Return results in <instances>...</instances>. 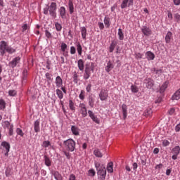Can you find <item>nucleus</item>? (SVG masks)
<instances>
[{
	"label": "nucleus",
	"instance_id": "nucleus-1",
	"mask_svg": "<svg viewBox=\"0 0 180 180\" xmlns=\"http://www.w3.org/2000/svg\"><path fill=\"white\" fill-rule=\"evenodd\" d=\"M44 14L49 15L53 19L57 18V3L51 2L50 5H47L44 8Z\"/></svg>",
	"mask_w": 180,
	"mask_h": 180
},
{
	"label": "nucleus",
	"instance_id": "nucleus-2",
	"mask_svg": "<svg viewBox=\"0 0 180 180\" xmlns=\"http://www.w3.org/2000/svg\"><path fill=\"white\" fill-rule=\"evenodd\" d=\"M95 168L97 171L98 179L99 180L106 179V167L99 162H95Z\"/></svg>",
	"mask_w": 180,
	"mask_h": 180
},
{
	"label": "nucleus",
	"instance_id": "nucleus-3",
	"mask_svg": "<svg viewBox=\"0 0 180 180\" xmlns=\"http://www.w3.org/2000/svg\"><path fill=\"white\" fill-rule=\"evenodd\" d=\"M63 146L66 151L74 153L77 143L72 139H69L63 141Z\"/></svg>",
	"mask_w": 180,
	"mask_h": 180
},
{
	"label": "nucleus",
	"instance_id": "nucleus-4",
	"mask_svg": "<svg viewBox=\"0 0 180 180\" xmlns=\"http://www.w3.org/2000/svg\"><path fill=\"white\" fill-rule=\"evenodd\" d=\"M0 147H3L2 150L4 153V155L8 157V155H9V151H11V144L9 142L5 141L1 142Z\"/></svg>",
	"mask_w": 180,
	"mask_h": 180
},
{
	"label": "nucleus",
	"instance_id": "nucleus-5",
	"mask_svg": "<svg viewBox=\"0 0 180 180\" xmlns=\"http://www.w3.org/2000/svg\"><path fill=\"white\" fill-rule=\"evenodd\" d=\"M79 111L82 117H86L88 116V110H86V105L85 103H80L79 104Z\"/></svg>",
	"mask_w": 180,
	"mask_h": 180
},
{
	"label": "nucleus",
	"instance_id": "nucleus-6",
	"mask_svg": "<svg viewBox=\"0 0 180 180\" xmlns=\"http://www.w3.org/2000/svg\"><path fill=\"white\" fill-rule=\"evenodd\" d=\"M100 101H108V98H109V93L108 89H102L98 94Z\"/></svg>",
	"mask_w": 180,
	"mask_h": 180
},
{
	"label": "nucleus",
	"instance_id": "nucleus-7",
	"mask_svg": "<svg viewBox=\"0 0 180 180\" xmlns=\"http://www.w3.org/2000/svg\"><path fill=\"white\" fill-rule=\"evenodd\" d=\"M8 47V44L5 41H1L0 42V55L1 57L5 56V53H6V49Z\"/></svg>",
	"mask_w": 180,
	"mask_h": 180
},
{
	"label": "nucleus",
	"instance_id": "nucleus-8",
	"mask_svg": "<svg viewBox=\"0 0 180 180\" xmlns=\"http://www.w3.org/2000/svg\"><path fill=\"white\" fill-rule=\"evenodd\" d=\"M143 84L146 85V87L148 88V89H151V88L154 86V80L150 77H146L143 80Z\"/></svg>",
	"mask_w": 180,
	"mask_h": 180
},
{
	"label": "nucleus",
	"instance_id": "nucleus-9",
	"mask_svg": "<svg viewBox=\"0 0 180 180\" xmlns=\"http://www.w3.org/2000/svg\"><path fill=\"white\" fill-rule=\"evenodd\" d=\"M134 1L133 0H123L121 4V9H124L130 6H133Z\"/></svg>",
	"mask_w": 180,
	"mask_h": 180
},
{
	"label": "nucleus",
	"instance_id": "nucleus-10",
	"mask_svg": "<svg viewBox=\"0 0 180 180\" xmlns=\"http://www.w3.org/2000/svg\"><path fill=\"white\" fill-rule=\"evenodd\" d=\"M172 153L173 155L172 156V160H176L178 158V155H179L180 153V147L179 146H176L172 148Z\"/></svg>",
	"mask_w": 180,
	"mask_h": 180
},
{
	"label": "nucleus",
	"instance_id": "nucleus-11",
	"mask_svg": "<svg viewBox=\"0 0 180 180\" xmlns=\"http://www.w3.org/2000/svg\"><path fill=\"white\" fill-rule=\"evenodd\" d=\"M19 63H20V57L17 56L9 62V65L11 68H15V67H16Z\"/></svg>",
	"mask_w": 180,
	"mask_h": 180
},
{
	"label": "nucleus",
	"instance_id": "nucleus-12",
	"mask_svg": "<svg viewBox=\"0 0 180 180\" xmlns=\"http://www.w3.org/2000/svg\"><path fill=\"white\" fill-rule=\"evenodd\" d=\"M141 32L144 36H151V34H153V31H151V29L147 26L142 27Z\"/></svg>",
	"mask_w": 180,
	"mask_h": 180
},
{
	"label": "nucleus",
	"instance_id": "nucleus-13",
	"mask_svg": "<svg viewBox=\"0 0 180 180\" xmlns=\"http://www.w3.org/2000/svg\"><path fill=\"white\" fill-rule=\"evenodd\" d=\"M146 58L148 61H153L155 58V55L151 51H148L145 53Z\"/></svg>",
	"mask_w": 180,
	"mask_h": 180
},
{
	"label": "nucleus",
	"instance_id": "nucleus-14",
	"mask_svg": "<svg viewBox=\"0 0 180 180\" xmlns=\"http://www.w3.org/2000/svg\"><path fill=\"white\" fill-rule=\"evenodd\" d=\"M113 68H115V65L113 64V63H112L111 60H109L107 63L106 66L105 67V71H106V72H109L110 71H112Z\"/></svg>",
	"mask_w": 180,
	"mask_h": 180
},
{
	"label": "nucleus",
	"instance_id": "nucleus-15",
	"mask_svg": "<svg viewBox=\"0 0 180 180\" xmlns=\"http://www.w3.org/2000/svg\"><path fill=\"white\" fill-rule=\"evenodd\" d=\"M59 13L62 19H65L67 18V11L65 10V7L61 6L59 8Z\"/></svg>",
	"mask_w": 180,
	"mask_h": 180
},
{
	"label": "nucleus",
	"instance_id": "nucleus-16",
	"mask_svg": "<svg viewBox=\"0 0 180 180\" xmlns=\"http://www.w3.org/2000/svg\"><path fill=\"white\" fill-rule=\"evenodd\" d=\"M56 88H61L63 86V79L60 76H57L55 79Z\"/></svg>",
	"mask_w": 180,
	"mask_h": 180
},
{
	"label": "nucleus",
	"instance_id": "nucleus-17",
	"mask_svg": "<svg viewBox=\"0 0 180 180\" xmlns=\"http://www.w3.org/2000/svg\"><path fill=\"white\" fill-rule=\"evenodd\" d=\"M71 131L74 136H79L80 129L78 128V127L72 125L71 127Z\"/></svg>",
	"mask_w": 180,
	"mask_h": 180
},
{
	"label": "nucleus",
	"instance_id": "nucleus-18",
	"mask_svg": "<svg viewBox=\"0 0 180 180\" xmlns=\"http://www.w3.org/2000/svg\"><path fill=\"white\" fill-rule=\"evenodd\" d=\"M34 130L35 133H39L40 132V120H37L34 122Z\"/></svg>",
	"mask_w": 180,
	"mask_h": 180
},
{
	"label": "nucleus",
	"instance_id": "nucleus-19",
	"mask_svg": "<svg viewBox=\"0 0 180 180\" xmlns=\"http://www.w3.org/2000/svg\"><path fill=\"white\" fill-rule=\"evenodd\" d=\"M80 32L83 40H86V34H88V33L86 32V28L85 27H81Z\"/></svg>",
	"mask_w": 180,
	"mask_h": 180
},
{
	"label": "nucleus",
	"instance_id": "nucleus-20",
	"mask_svg": "<svg viewBox=\"0 0 180 180\" xmlns=\"http://www.w3.org/2000/svg\"><path fill=\"white\" fill-rule=\"evenodd\" d=\"M180 99V89H179L172 96V101H179Z\"/></svg>",
	"mask_w": 180,
	"mask_h": 180
},
{
	"label": "nucleus",
	"instance_id": "nucleus-21",
	"mask_svg": "<svg viewBox=\"0 0 180 180\" xmlns=\"http://www.w3.org/2000/svg\"><path fill=\"white\" fill-rule=\"evenodd\" d=\"M169 84V82L166 81L162 84V86H160V94H164V92H165V89H167V88H168Z\"/></svg>",
	"mask_w": 180,
	"mask_h": 180
},
{
	"label": "nucleus",
	"instance_id": "nucleus-22",
	"mask_svg": "<svg viewBox=\"0 0 180 180\" xmlns=\"http://www.w3.org/2000/svg\"><path fill=\"white\" fill-rule=\"evenodd\" d=\"M171 40H172V32L168 31L165 36V42L169 44L171 43Z\"/></svg>",
	"mask_w": 180,
	"mask_h": 180
},
{
	"label": "nucleus",
	"instance_id": "nucleus-23",
	"mask_svg": "<svg viewBox=\"0 0 180 180\" xmlns=\"http://www.w3.org/2000/svg\"><path fill=\"white\" fill-rule=\"evenodd\" d=\"M52 175L54 176L56 180H63V176H61L60 172L57 171L52 172Z\"/></svg>",
	"mask_w": 180,
	"mask_h": 180
},
{
	"label": "nucleus",
	"instance_id": "nucleus-24",
	"mask_svg": "<svg viewBox=\"0 0 180 180\" xmlns=\"http://www.w3.org/2000/svg\"><path fill=\"white\" fill-rule=\"evenodd\" d=\"M122 115L124 119H126L127 117V105L126 104L122 105Z\"/></svg>",
	"mask_w": 180,
	"mask_h": 180
},
{
	"label": "nucleus",
	"instance_id": "nucleus-25",
	"mask_svg": "<svg viewBox=\"0 0 180 180\" xmlns=\"http://www.w3.org/2000/svg\"><path fill=\"white\" fill-rule=\"evenodd\" d=\"M77 67L79 71H84V60L82 59H79L77 61Z\"/></svg>",
	"mask_w": 180,
	"mask_h": 180
},
{
	"label": "nucleus",
	"instance_id": "nucleus-26",
	"mask_svg": "<svg viewBox=\"0 0 180 180\" xmlns=\"http://www.w3.org/2000/svg\"><path fill=\"white\" fill-rule=\"evenodd\" d=\"M117 44V42H116V41H112L110 46H109L110 53H113V51L116 48Z\"/></svg>",
	"mask_w": 180,
	"mask_h": 180
},
{
	"label": "nucleus",
	"instance_id": "nucleus-27",
	"mask_svg": "<svg viewBox=\"0 0 180 180\" xmlns=\"http://www.w3.org/2000/svg\"><path fill=\"white\" fill-rule=\"evenodd\" d=\"M94 154L97 158H102L103 157V154H102V152L99 149H95L94 150Z\"/></svg>",
	"mask_w": 180,
	"mask_h": 180
},
{
	"label": "nucleus",
	"instance_id": "nucleus-28",
	"mask_svg": "<svg viewBox=\"0 0 180 180\" xmlns=\"http://www.w3.org/2000/svg\"><path fill=\"white\" fill-rule=\"evenodd\" d=\"M107 171L109 174L113 172V162H110L107 165Z\"/></svg>",
	"mask_w": 180,
	"mask_h": 180
},
{
	"label": "nucleus",
	"instance_id": "nucleus-29",
	"mask_svg": "<svg viewBox=\"0 0 180 180\" xmlns=\"http://www.w3.org/2000/svg\"><path fill=\"white\" fill-rule=\"evenodd\" d=\"M6 52L8 53V54H13V53H16V49L7 45Z\"/></svg>",
	"mask_w": 180,
	"mask_h": 180
},
{
	"label": "nucleus",
	"instance_id": "nucleus-30",
	"mask_svg": "<svg viewBox=\"0 0 180 180\" xmlns=\"http://www.w3.org/2000/svg\"><path fill=\"white\" fill-rule=\"evenodd\" d=\"M68 6H69V12L70 15H72L74 13V3H72V1L70 0L68 2Z\"/></svg>",
	"mask_w": 180,
	"mask_h": 180
},
{
	"label": "nucleus",
	"instance_id": "nucleus-31",
	"mask_svg": "<svg viewBox=\"0 0 180 180\" xmlns=\"http://www.w3.org/2000/svg\"><path fill=\"white\" fill-rule=\"evenodd\" d=\"M117 35H118L119 40H124V34L123 33V30H122L121 28H119Z\"/></svg>",
	"mask_w": 180,
	"mask_h": 180
},
{
	"label": "nucleus",
	"instance_id": "nucleus-32",
	"mask_svg": "<svg viewBox=\"0 0 180 180\" xmlns=\"http://www.w3.org/2000/svg\"><path fill=\"white\" fill-rule=\"evenodd\" d=\"M76 47L78 56H82V46H81L79 42L76 44Z\"/></svg>",
	"mask_w": 180,
	"mask_h": 180
},
{
	"label": "nucleus",
	"instance_id": "nucleus-33",
	"mask_svg": "<svg viewBox=\"0 0 180 180\" xmlns=\"http://www.w3.org/2000/svg\"><path fill=\"white\" fill-rule=\"evenodd\" d=\"M44 158L45 165H46V167H51V160H50V158L47 157V155H44Z\"/></svg>",
	"mask_w": 180,
	"mask_h": 180
},
{
	"label": "nucleus",
	"instance_id": "nucleus-34",
	"mask_svg": "<svg viewBox=\"0 0 180 180\" xmlns=\"http://www.w3.org/2000/svg\"><path fill=\"white\" fill-rule=\"evenodd\" d=\"M143 115L146 117L151 116L153 115V110L150 108H146L143 112Z\"/></svg>",
	"mask_w": 180,
	"mask_h": 180
},
{
	"label": "nucleus",
	"instance_id": "nucleus-35",
	"mask_svg": "<svg viewBox=\"0 0 180 180\" xmlns=\"http://www.w3.org/2000/svg\"><path fill=\"white\" fill-rule=\"evenodd\" d=\"M6 108V103L4 99H0V110H5Z\"/></svg>",
	"mask_w": 180,
	"mask_h": 180
},
{
	"label": "nucleus",
	"instance_id": "nucleus-36",
	"mask_svg": "<svg viewBox=\"0 0 180 180\" xmlns=\"http://www.w3.org/2000/svg\"><path fill=\"white\" fill-rule=\"evenodd\" d=\"M104 25L105 27H109L110 26V18L105 17L103 20Z\"/></svg>",
	"mask_w": 180,
	"mask_h": 180
},
{
	"label": "nucleus",
	"instance_id": "nucleus-37",
	"mask_svg": "<svg viewBox=\"0 0 180 180\" xmlns=\"http://www.w3.org/2000/svg\"><path fill=\"white\" fill-rule=\"evenodd\" d=\"M69 108L72 112H75V104L72 102V100H69Z\"/></svg>",
	"mask_w": 180,
	"mask_h": 180
},
{
	"label": "nucleus",
	"instance_id": "nucleus-38",
	"mask_svg": "<svg viewBox=\"0 0 180 180\" xmlns=\"http://www.w3.org/2000/svg\"><path fill=\"white\" fill-rule=\"evenodd\" d=\"M56 95L59 99H63V98H64V94H63V91L59 89H56Z\"/></svg>",
	"mask_w": 180,
	"mask_h": 180
},
{
	"label": "nucleus",
	"instance_id": "nucleus-39",
	"mask_svg": "<svg viewBox=\"0 0 180 180\" xmlns=\"http://www.w3.org/2000/svg\"><path fill=\"white\" fill-rule=\"evenodd\" d=\"M55 27L57 32H61L63 30V25L59 22H55Z\"/></svg>",
	"mask_w": 180,
	"mask_h": 180
},
{
	"label": "nucleus",
	"instance_id": "nucleus-40",
	"mask_svg": "<svg viewBox=\"0 0 180 180\" xmlns=\"http://www.w3.org/2000/svg\"><path fill=\"white\" fill-rule=\"evenodd\" d=\"M67 47H68V46H67V44L62 42L60 45V51L63 53H65V51L67 50Z\"/></svg>",
	"mask_w": 180,
	"mask_h": 180
},
{
	"label": "nucleus",
	"instance_id": "nucleus-41",
	"mask_svg": "<svg viewBox=\"0 0 180 180\" xmlns=\"http://www.w3.org/2000/svg\"><path fill=\"white\" fill-rule=\"evenodd\" d=\"M131 91L133 94H137V92H139V87H137V86L136 85H131Z\"/></svg>",
	"mask_w": 180,
	"mask_h": 180
},
{
	"label": "nucleus",
	"instance_id": "nucleus-42",
	"mask_svg": "<svg viewBox=\"0 0 180 180\" xmlns=\"http://www.w3.org/2000/svg\"><path fill=\"white\" fill-rule=\"evenodd\" d=\"M12 124L8 121H4L2 123L4 129H8Z\"/></svg>",
	"mask_w": 180,
	"mask_h": 180
},
{
	"label": "nucleus",
	"instance_id": "nucleus-43",
	"mask_svg": "<svg viewBox=\"0 0 180 180\" xmlns=\"http://www.w3.org/2000/svg\"><path fill=\"white\" fill-rule=\"evenodd\" d=\"M12 170L9 168L6 169L5 171V175L7 176V178H9V176H12Z\"/></svg>",
	"mask_w": 180,
	"mask_h": 180
},
{
	"label": "nucleus",
	"instance_id": "nucleus-44",
	"mask_svg": "<svg viewBox=\"0 0 180 180\" xmlns=\"http://www.w3.org/2000/svg\"><path fill=\"white\" fill-rule=\"evenodd\" d=\"M89 77H91V72L84 70V73L83 76L84 79H89Z\"/></svg>",
	"mask_w": 180,
	"mask_h": 180
},
{
	"label": "nucleus",
	"instance_id": "nucleus-45",
	"mask_svg": "<svg viewBox=\"0 0 180 180\" xmlns=\"http://www.w3.org/2000/svg\"><path fill=\"white\" fill-rule=\"evenodd\" d=\"M96 174V172H95V169H91L88 171V175L89 176H95Z\"/></svg>",
	"mask_w": 180,
	"mask_h": 180
},
{
	"label": "nucleus",
	"instance_id": "nucleus-46",
	"mask_svg": "<svg viewBox=\"0 0 180 180\" xmlns=\"http://www.w3.org/2000/svg\"><path fill=\"white\" fill-rule=\"evenodd\" d=\"M73 82L75 84H78V75L77 74V72H73Z\"/></svg>",
	"mask_w": 180,
	"mask_h": 180
},
{
	"label": "nucleus",
	"instance_id": "nucleus-47",
	"mask_svg": "<svg viewBox=\"0 0 180 180\" xmlns=\"http://www.w3.org/2000/svg\"><path fill=\"white\" fill-rule=\"evenodd\" d=\"M79 98L81 101H84V99H85V91L81 90Z\"/></svg>",
	"mask_w": 180,
	"mask_h": 180
},
{
	"label": "nucleus",
	"instance_id": "nucleus-48",
	"mask_svg": "<svg viewBox=\"0 0 180 180\" xmlns=\"http://www.w3.org/2000/svg\"><path fill=\"white\" fill-rule=\"evenodd\" d=\"M91 120H93V122H94V123H96L97 124H99L101 123V121L98 120L96 115L91 117Z\"/></svg>",
	"mask_w": 180,
	"mask_h": 180
},
{
	"label": "nucleus",
	"instance_id": "nucleus-49",
	"mask_svg": "<svg viewBox=\"0 0 180 180\" xmlns=\"http://www.w3.org/2000/svg\"><path fill=\"white\" fill-rule=\"evenodd\" d=\"M16 133L18 136H20V137H23V136H25L23 131H22V129H20V128L16 129Z\"/></svg>",
	"mask_w": 180,
	"mask_h": 180
},
{
	"label": "nucleus",
	"instance_id": "nucleus-50",
	"mask_svg": "<svg viewBox=\"0 0 180 180\" xmlns=\"http://www.w3.org/2000/svg\"><path fill=\"white\" fill-rule=\"evenodd\" d=\"M27 78V70L25 69L22 72V81H25V79Z\"/></svg>",
	"mask_w": 180,
	"mask_h": 180
},
{
	"label": "nucleus",
	"instance_id": "nucleus-51",
	"mask_svg": "<svg viewBox=\"0 0 180 180\" xmlns=\"http://www.w3.org/2000/svg\"><path fill=\"white\" fill-rule=\"evenodd\" d=\"M42 146L44 148H47V147H50V146H51V143H50V141H45L43 142Z\"/></svg>",
	"mask_w": 180,
	"mask_h": 180
},
{
	"label": "nucleus",
	"instance_id": "nucleus-52",
	"mask_svg": "<svg viewBox=\"0 0 180 180\" xmlns=\"http://www.w3.org/2000/svg\"><path fill=\"white\" fill-rule=\"evenodd\" d=\"M94 98L89 97V105L91 108H94Z\"/></svg>",
	"mask_w": 180,
	"mask_h": 180
},
{
	"label": "nucleus",
	"instance_id": "nucleus-53",
	"mask_svg": "<svg viewBox=\"0 0 180 180\" xmlns=\"http://www.w3.org/2000/svg\"><path fill=\"white\" fill-rule=\"evenodd\" d=\"M8 129L9 136H13V124H11Z\"/></svg>",
	"mask_w": 180,
	"mask_h": 180
},
{
	"label": "nucleus",
	"instance_id": "nucleus-54",
	"mask_svg": "<svg viewBox=\"0 0 180 180\" xmlns=\"http://www.w3.org/2000/svg\"><path fill=\"white\" fill-rule=\"evenodd\" d=\"M45 36L47 37V39H51L53 37V35L51 32H49V30H45Z\"/></svg>",
	"mask_w": 180,
	"mask_h": 180
},
{
	"label": "nucleus",
	"instance_id": "nucleus-55",
	"mask_svg": "<svg viewBox=\"0 0 180 180\" xmlns=\"http://www.w3.org/2000/svg\"><path fill=\"white\" fill-rule=\"evenodd\" d=\"M84 71H88V72H91V62L87 63L86 64V68H85Z\"/></svg>",
	"mask_w": 180,
	"mask_h": 180
},
{
	"label": "nucleus",
	"instance_id": "nucleus-56",
	"mask_svg": "<svg viewBox=\"0 0 180 180\" xmlns=\"http://www.w3.org/2000/svg\"><path fill=\"white\" fill-rule=\"evenodd\" d=\"M75 53H77V49L75 46H70V54L74 55Z\"/></svg>",
	"mask_w": 180,
	"mask_h": 180
},
{
	"label": "nucleus",
	"instance_id": "nucleus-57",
	"mask_svg": "<svg viewBox=\"0 0 180 180\" xmlns=\"http://www.w3.org/2000/svg\"><path fill=\"white\" fill-rule=\"evenodd\" d=\"M64 155L68 158V160H70L71 158V155L70 154V151L64 150L63 151Z\"/></svg>",
	"mask_w": 180,
	"mask_h": 180
},
{
	"label": "nucleus",
	"instance_id": "nucleus-58",
	"mask_svg": "<svg viewBox=\"0 0 180 180\" xmlns=\"http://www.w3.org/2000/svg\"><path fill=\"white\" fill-rule=\"evenodd\" d=\"M169 146V141L168 140H163L162 141V146L163 147H168Z\"/></svg>",
	"mask_w": 180,
	"mask_h": 180
},
{
	"label": "nucleus",
	"instance_id": "nucleus-59",
	"mask_svg": "<svg viewBox=\"0 0 180 180\" xmlns=\"http://www.w3.org/2000/svg\"><path fill=\"white\" fill-rule=\"evenodd\" d=\"M174 17L176 22H179V20H180V14L179 13H175Z\"/></svg>",
	"mask_w": 180,
	"mask_h": 180
},
{
	"label": "nucleus",
	"instance_id": "nucleus-60",
	"mask_svg": "<svg viewBox=\"0 0 180 180\" xmlns=\"http://www.w3.org/2000/svg\"><path fill=\"white\" fill-rule=\"evenodd\" d=\"M45 77L46 79H48V81H51V77H52L51 74H50L49 72H46L45 74Z\"/></svg>",
	"mask_w": 180,
	"mask_h": 180
},
{
	"label": "nucleus",
	"instance_id": "nucleus-61",
	"mask_svg": "<svg viewBox=\"0 0 180 180\" xmlns=\"http://www.w3.org/2000/svg\"><path fill=\"white\" fill-rule=\"evenodd\" d=\"M8 95L10 96H15V95H16V91L15 90H9Z\"/></svg>",
	"mask_w": 180,
	"mask_h": 180
},
{
	"label": "nucleus",
	"instance_id": "nucleus-62",
	"mask_svg": "<svg viewBox=\"0 0 180 180\" xmlns=\"http://www.w3.org/2000/svg\"><path fill=\"white\" fill-rule=\"evenodd\" d=\"M135 58H136L137 60L140 59V58H143V54L141 53H137L135 54Z\"/></svg>",
	"mask_w": 180,
	"mask_h": 180
},
{
	"label": "nucleus",
	"instance_id": "nucleus-63",
	"mask_svg": "<svg viewBox=\"0 0 180 180\" xmlns=\"http://www.w3.org/2000/svg\"><path fill=\"white\" fill-rule=\"evenodd\" d=\"M91 89H92V84H89L86 86V92H91Z\"/></svg>",
	"mask_w": 180,
	"mask_h": 180
},
{
	"label": "nucleus",
	"instance_id": "nucleus-64",
	"mask_svg": "<svg viewBox=\"0 0 180 180\" xmlns=\"http://www.w3.org/2000/svg\"><path fill=\"white\" fill-rule=\"evenodd\" d=\"M162 167H164V165H162V163H160L159 165H157L155 167V169H162Z\"/></svg>",
	"mask_w": 180,
	"mask_h": 180
}]
</instances>
